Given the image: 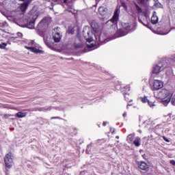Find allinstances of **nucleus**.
<instances>
[{"mask_svg": "<svg viewBox=\"0 0 175 175\" xmlns=\"http://www.w3.org/2000/svg\"><path fill=\"white\" fill-rule=\"evenodd\" d=\"M172 57L168 60L160 62L154 64L152 67V73L153 75H159L161 72H163L166 68H170V66H175V62H171Z\"/></svg>", "mask_w": 175, "mask_h": 175, "instance_id": "obj_1", "label": "nucleus"}, {"mask_svg": "<svg viewBox=\"0 0 175 175\" xmlns=\"http://www.w3.org/2000/svg\"><path fill=\"white\" fill-rule=\"evenodd\" d=\"M38 16V13H33L32 11H30V13L27 14L23 21L25 27L29 29H33L35 28V21H36V18Z\"/></svg>", "mask_w": 175, "mask_h": 175, "instance_id": "obj_2", "label": "nucleus"}, {"mask_svg": "<svg viewBox=\"0 0 175 175\" xmlns=\"http://www.w3.org/2000/svg\"><path fill=\"white\" fill-rule=\"evenodd\" d=\"M83 35L87 42V47L88 49H94L95 47V44L94 43H91L94 42V39L92 38V30L88 26H85L83 29Z\"/></svg>", "mask_w": 175, "mask_h": 175, "instance_id": "obj_3", "label": "nucleus"}, {"mask_svg": "<svg viewBox=\"0 0 175 175\" xmlns=\"http://www.w3.org/2000/svg\"><path fill=\"white\" fill-rule=\"evenodd\" d=\"M122 28L119 29L118 33L120 37L125 36L128 33L127 31H135L136 29V21H133L130 23H123L122 24ZM125 29V30H124Z\"/></svg>", "mask_w": 175, "mask_h": 175, "instance_id": "obj_4", "label": "nucleus"}, {"mask_svg": "<svg viewBox=\"0 0 175 175\" xmlns=\"http://www.w3.org/2000/svg\"><path fill=\"white\" fill-rule=\"evenodd\" d=\"M91 27L95 32L94 36L96 38V43L99 44L100 43H106L107 42H109V40H106L103 37L104 36L103 34L100 33H98V28H99V25H98V23H96L95 21H92Z\"/></svg>", "mask_w": 175, "mask_h": 175, "instance_id": "obj_5", "label": "nucleus"}, {"mask_svg": "<svg viewBox=\"0 0 175 175\" xmlns=\"http://www.w3.org/2000/svg\"><path fill=\"white\" fill-rule=\"evenodd\" d=\"M154 96L157 99H166L167 98H172V95L170 94V91L166 89H162L159 92H154Z\"/></svg>", "mask_w": 175, "mask_h": 175, "instance_id": "obj_6", "label": "nucleus"}, {"mask_svg": "<svg viewBox=\"0 0 175 175\" xmlns=\"http://www.w3.org/2000/svg\"><path fill=\"white\" fill-rule=\"evenodd\" d=\"M30 46H25V49H27V50H29L31 51V53H35L36 54H42L43 53V51L40 50V46H39V44L35 43L34 40H31L29 42Z\"/></svg>", "mask_w": 175, "mask_h": 175, "instance_id": "obj_7", "label": "nucleus"}, {"mask_svg": "<svg viewBox=\"0 0 175 175\" xmlns=\"http://www.w3.org/2000/svg\"><path fill=\"white\" fill-rule=\"evenodd\" d=\"M53 39L56 42L58 43L61 42V38L62 35L59 33V27H56L53 31Z\"/></svg>", "mask_w": 175, "mask_h": 175, "instance_id": "obj_8", "label": "nucleus"}, {"mask_svg": "<svg viewBox=\"0 0 175 175\" xmlns=\"http://www.w3.org/2000/svg\"><path fill=\"white\" fill-rule=\"evenodd\" d=\"M163 87V82L161 80L154 79L153 81V85L151 88L152 91H158Z\"/></svg>", "mask_w": 175, "mask_h": 175, "instance_id": "obj_9", "label": "nucleus"}, {"mask_svg": "<svg viewBox=\"0 0 175 175\" xmlns=\"http://www.w3.org/2000/svg\"><path fill=\"white\" fill-rule=\"evenodd\" d=\"M4 162L5 167L8 169H10L13 166V159H12V153H8L5 155L4 158Z\"/></svg>", "mask_w": 175, "mask_h": 175, "instance_id": "obj_10", "label": "nucleus"}, {"mask_svg": "<svg viewBox=\"0 0 175 175\" xmlns=\"http://www.w3.org/2000/svg\"><path fill=\"white\" fill-rule=\"evenodd\" d=\"M50 24V19L49 18H44L38 25L39 29L42 28H47Z\"/></svg>", "mask_w": 175, "mask_h": 175, "instance_id": "obj_11", "label": "nucleus"}, {"mask_svg": "<svg viewBox=\"0 0 175 175\" xmlns=\"http://www.w3.org/2000/svg\"><path fill=\"white\" fill-rule=\"evenodd\" d=\"M118 17H120V9L117 8L115 10L113 18L109 21L113 24V25H117V22L118 21Z\"/></svg>", "mask_w": 175, "mask_h": 175, "instance_id": "obj_12", "label": "nucleus"}, {"mask_svg": "<svg viewBox=\"0 0 175 175\" xmlns=\"http://www.w3.org/2000/svg\"><path fill=\"white\" fill-rule=\"evenodd\" d=\"M98 14L102 16L103 18H106V17H109V12L107 11V8L101 6L98 8Z\"/></svg>", "mask_w": 175, "mask_h": 175, "instance_id": "obj_13", "label": "nucleus"}, {"mask_svg": "<svg viewBox=\"0 0 175 175\" xmlns=\"http://www.w3.org/2000/svg\"><path fill=\"white\" fill-rule=\"evenodd\" d=\"M137 166H138L139 169H141V170H144L145 172H148V170H150V167L144 161L138 162Z\"/></svg>", "mask_w": 175, "mask_h": 175, "instance_id": "obj_14", "label": "nucleus"}, {"mask_svg": "<svg viewBox=\"0 0 175 175\" xmlns=\"http://www.w3.org/2000/svg\"><path fill=\"white\" fill-rule=\"evenodd\" d=\"M125 92H124V99L126 102H132V99H131V96H129V94H128V91H131V89L129 88V85H127L124 88Z\"/></svg>", "mask_w": 175, "mask_h": 175, "instance_id": "obj_15", "label": "nucleus"}, {"mask_svg": "<svg viewBox=\"0 0 175 175\" xmlns=\"http://www.w3.org/2000/svg\"><path fill=\"white\" fill-rule=\"evenodd\" d=\"M158 16L157 15V12H153V15L151 17V23L152 24H157L159 21Z\"/></svg>", "mask_w": 175, "mask_h": 175, "instance_id": "obj_16", "label": "nucleus"}, {"mask_svg": "<svg viewBox=\"0 0 175 175\" xmlns=\"http://www.w3.org/2000/svg\"><path fill=\"white\" fill-rule=\"evenodd\" d=\"M133 144H135V147H140V145L142 144V138L139 137H136L133 141Z\"/></svg>", "mask_w": 175, "mask_h": 175, "instance_id": "obj_17", "label": "nucleus"}, {"mask_svg": "<svg viewBox=\"0 0 175 175\" xmlns=\"http://www.w3.org/2000/svg\"><path fill=\"white\" fill-rule=\"evenodd\" d=\"M170 100H172V98H167L165 99H161V103L163 105V106H167L170 103Z\"/></svg>", "mask_w": 175, "mask_h": 175, "instance_id": "obj_18", "label": "nucleus"}, {"mask_svg": "<svg viewBox=\"0 0 175 175\" xmlns=\"http://www.w3.org/2000/svg\"><path fill=\"white\" fill-rule=\"evenodd\" d=\"M27 114H28V113L19 111L15 115V117H18V118H24V117L27 116Z\"/></svg>", "mask_w": 175, "mask_h": 175, "instance_id": "obj_19", "label": "nucleus"}, {"mask_svg": "<svg viewBox=\"0 0 175 175\" xmlns=\"http://www.w3.org/2000/svg\"><path fill=\"white\" fill-rule=\"evenodd\" d=\"M28 2H25L23 4L21 5V12H25L27 9L28 8Z\"/></svg>", "mask_w": 175, "mask_h": 175, "instance_id": "obj_20", "label": "nucleus"}, {"mask_svg": "<svg viewBox=\"0 0 175 175\" xmlns=\"http://www.w3.org/2000/svg\"><path fill=\"white\" fill-rule=\"evenodd\" d=\"M154 3V8H157V9H162V8H163V5H162V4H161V3H159V1L158 0H153Z\"/></svg>", "mask_w": 175, "mask_h": 175, "instance_id": "obj_21", "label": "nucleus"}, {"mask_svg": "<svg viewBox=\"0 0 175 175\" xmlns=\"http://www.w3.org/2000/svg\"><path fill=\"white\" fill-rule=\"evenodd\" d=\"M133 137H135V133L129 134L126 138L128 143H132Z\"/></svg>", "mask_w": 175, "mask_h": 175, "instance_id": "obj_22", "label": "nucleus"}, {"mask_svg": "<svg viewBox=\"0 0 175 175\" xmlns=\"http://www.w3.org/2000/svg\"><path fill=\"white\" fill-rule=\"evenodd\" d=\"M148 105L150 109H154V107L157 106V105H155V102L150 101V100L148 101Z\"/></svg>", "mask_w": 175, "mask_h": 175, "instance_id": "obj_23", "label": "nucleus"}, {"mask_svg": "<svg viewBox=\"0 0 175 175\" xmlns=\"http://www.w3.org/2000/svg\"><path fill=\"white\" fill-rule=\"evenodd\" d=\"M140 100L142 102V103H148V98H147V96L140 97Z\"/></svg>", "mask_w": 175, "mask_h": 175, "instance_id": "obj_24", "label": "nucleus"}, {"mask_svg": "<svg viewBox=\"0 0 175 175\" xmlns=\"http://www.w3.org/2000/svg\"><path fill=\"white\" fill-rule=\"evenodd\" d=\"M83 46V44H81V43H79V44H74V47L75 49H81V47Z\"/></svg>", "mask_w": 175, "mask_h": 175, "instance_id": "obj_25", "label": "nucleus"}, {"mask_svg": "<svg viewBox=\"0 0 175 175\" xmlns=\"http://www.w3.org/2000/svg\"><path fill=\"white\" fill-rule=\"evenodd\" d=\"M135 9L138 12V13H142V8L137 5V4L135 3Z\"/></svg>", "mask_w": 175, "mask_h": 175, "instance_id": "obj_26", "label": "nucleus"}, {"mask_svg": "<svg viewBox=\"0 0 175 175\" xmlns=\"http://www.w3.org/2000/svg\"><path fill=\"white\" fill-rule=\"evenodd\" d=\"M6 46H8V44L3 42L0 44V49H6Z\"/></svg>", "mask_w": 175, "mask_h": 175, "instance_id": "obj_27", "label": "nucleus"}, {"mask_svg": "<svg viewBox=\"0 0 175 175\" xmlns=\"http://www.w3.org/2000/svg\"><path fill=\"white\" fill-rule=\"evenodd\" d=\"M3 27H8V23L6 22H4L3 23H0V28H2Z\"/></svg>", "mask_w": 175, "mask_h": 175, "instance_id": "obj_28", "label": "nucleus"}, {"mask_svg": "<svg viewBox=\"0 0 175 175\" xmlns=\"http://www.w3.org/2000/svg\"><path fill=\"white\" fill-rule=\"evenodd\" d=\"M44 42L46 46H50V44H49V41H47L46 37H44Z\"/></svg>", "mask_w": 175, "mask_h": 175, "instance_id": "obj_29", "label": "nucleus"}, {"mask_svg": "<svg viewBox=\"0 0 175 175\" xmlns=\"http://www.w3.org/2000/svg\"><path fill=\"white\" fill-rule=\"evenodd\" d=\"M163 139L165 142H166L167 143H170V140H169V139H167V137H163Z\"/></svg>", "mask_w": 175, "mask_h": 175, "instance_id": "obj_30", "label": "nucleus"}, {"mask_svg": "<svg viewBox=\"0 0 175 175\" xmlns=\"http://www.w3.org/2000/svg\"><path fill=\"white\" fill-rule=\"evenodd\" d=\"M171 103L173 106H175V98H172L171 100Z\"/></svg>", "mask_w": 175, "mask_h": 175, "instance_id": "obj_31", "label": "nucleus"}, {"mask_svg": "<svg viewBox=\"0 0 175 175\" xmlns=\"http://www.w3.org/2000/svg\"><path fill=\"white\" fill-rule=\"evenodd\" d=\"M51 107H46L45 109H44V111H50V110H51Z\"/></svg>", "mask_w": 175, "mask_h": 175, "instance_id": "obj_32", "label": "nucleus"}, {"mask_svg": "<svg viewBox=\"0 0 175 175\" xmlns=\"http://www.w3.org/2000/svg\"><path fill=\"white\" fill-rule=\"evenodd\" d=\"M68 12H70V13H72V14H75V12H76V11H75V10H70V9H68Z\"/></svg>", "mask_w": 175, "mask_h": 175, "instance_id": "obj_33", "label": "nucleus"}, {"mask_svg": "<svg viewBox=\"0 0 175 175\" xmlns=\"http://www.w3.org/2000/svg\"><path fill=\"white\" fill-rule=\"evenodd\" d=\"M59 117H52L51 120H59Z\"/></svg>", "mask_w": 175, "mask_h": 175, "instance_id": "obj_34", "label": "nucleus"}, {"mask_svg": "<svg viewBox=\"0 0 175 175\" xmlns=\"http://www.w3.org/2000/svg\"><path fill=\"white\" fill-rule=\"evenodd\" d=\"M170 163H171L172 165H173V166H175V161H174V160H171V161H170Z\"/></svg>", "mask_w": 175, "mask_h": 175, "instance_id": "obj_35", "label": "nucleus"}, {"mask_svg": "<svg viewBox=\"0 0 175 175\" xmlns=\"http://www.w3.org/2000/svg\"><path fill=\"white\" fill-rule=\"evenodd\" d=\"M17 35H18V38H23V33H18Z\"/></svg>", "mask_w": 175, "mask_h": 175, "instance_id": "obj_36", "label": "nucleus"}, {"mask_svg": "<svg viewBox=\"0 0 175 175\" xmlns=\"http://www.w3.org/2000/svg\"><path fill=\"white\" fill-rule=\"evenodd\" d=\"M46 1H50V0H46ZM53 2H57L58 3H59V2H61V1L62 0H53Z\"/></svg>", "mask_w": 175, "mask_h": 175, "instance_id": "obj_37", "label": "nucleus"}, {"mask_svg": "<svg viewBox=\"0 0 175 175\" xmlns=\"http://www.w3.org/2000/svg\"><path fill=\"white\" fill-rule=\"evenodd\" d=\"M103 126H106V125H107V122H103Z\"/></svg>", "mask_w": 175, "mask_h": 175, "instance_id": "obj_38", "label": "nucleus"}, {"mask_svg": "<svg viewBox=\"0 0 175 175\" xmlns=\"http://www.w3.org/2000/svg\"><path fill=\"white\" fill-rule=\"evenodd\" d=\"M141 3H144L146 2V0H139Z\"/></svg>", "mask_w": 175, "mask_h": 175, "instance_id": "obj_39", "label": "nucleus"}, {"mask_svg": "<svg viewBox=\"0 0 175 175\" xmlns=\"http://www.w3.org/2000/svg\"><path fill=\"white\" fill-rule=\"evenodd\" d=\"M122 6L124 8V9H126V5H125V3H122Z\"/></svg>", "mask_w": 175, "mask_h": 175, "instance_id": "obj_40", "label": "nucleus"}, {"mask_svg": "<svg viewBox=\"0 0 175 175\" xmlns=\"http://www.w3.org/2000/svg\"><path fill=\"white\" fill-rule=\"evenodd\" d=\"M111 133H114V129H111Z\"/></svg>", "mask_w": 175, "mask_h": 175, "instance_id": "obj_41", "label": "nucleus"}, {"mask_svg": "<svg viewBox=\"0 0 175 175\" xmlns=\"http://www.w3.org/2000/svg\"><path fill=\"white\" fill-rule=\"evenodd\" d=\"M123 117H126V112H124V113H123Z\"/></svg>", "mask_w": 175, "mask_h": 175, "instance_id": "obj_42", "label": "nucleus"}, {"mask_svg": "<svg viewBox=\"0 0 175 175\" xmlns=\"http://www.w3.org/2000/svg\"><path fill=\"white\" fill-rule=\"evenodd\" d=\"M142 157H143L144 159H147V158H146V154L142 155Z\"/></svg>", "mask_w": 175, "mask_h": 175, "instance_id": "obj_43", "label": "nucleus"}, {"mask_svg": "<svg viewBox=\"0 0 175 175\" xmlns=\"http://www.w3.org/2000/svg\"><path fill=\"white\" fill-rule=\"evenodd\" d=\"M64 3H68V0H64Z\"/></svg>", "mask_w": 175, "mask_h": 175, "instance_id": "obj_44", "label": "nucleus"}, {"mask_svg": "<svg viewBox=\"0 0 175 175\" xmlns=\"http://www.w3.org/2000/svg\"><path fill=\"white\" fill-rule=\"evenodd\" d=\"M129 106H132V105H127V109L129 107Z\"/></svg>", "mask_w": 175, "mask_h": 175, "instance_id": "obj_45", "label": "nucleus"}, {"mask_svg": "<svg viewBox=\"0 0 175 175\" xmlns=\"http://www.w3.org/2000/svg\"><path fill=\"white\" fill-rule=\"evenodd\" d=\"M116 139H120V137L119 136H116Z\"/></svg>", "mask_w": 175, "mask_h": 175, "instance_id": "obj_46", "label": "nucleus"}, {"mask_svg": "<svg viewBox=\"0 0 175 175\" xmlns=\"http://www.w3.org/2000/svg\"><path fill=\"white\" fill-rule=\"evenodd\" d=\"M6 174H8V170H6V172H5Z\"/></svg>", "mask_w": 175, "mask_h": 175, "instance_id": "obj_47", "label": "nucleus"}, {"mask_svg": "<svg viewBox=\"0 0 175 175\" xmlns=\"http://www.w3.org/2000/svg\"><path fill=\"white\" fill-rule=\"evenodd\" d=\"M167 33H164V35H167Z\"/></svg>", "mask_w": 175, "mask_h": 175, "instance_id": "obj_48", "label": "nucleus"}, {"mask_svg": "<svg viewBox=\"0 0 175 175\" xmlns=\"http://www.w3.org/2000/svg\"><path fill=\"white\" fill-rule=\"evenodd\" d=\"M71 33L73 34V31H71Z\"/></svg>", "mask_w": 175, "mask_h": 175, "instance_id": "obj_49", "label": "nucleus"}, {"mask_svg": "<svg viewBox=\"0 0 175 175\" xmlns=\"http://www.w3.org/2000/svg\"><path fill=\"white\" fill-rule=\"evenodd\" d=\"M96 1H100V0H96Z\"/></svg>", "mask_w": 175, "mask_h": 175, "instance_id": "obj_50", "label": "nucleus"}]
</instances>
